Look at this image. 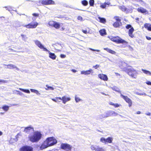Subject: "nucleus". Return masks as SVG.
<instances>
[{"mask_svg": "<svg viewBox=\"0 0 151 151\" xmlns=\"http://www.w3.org/2000/svg\"><path fill=\"white\" fill-rule=\"evenodd\" d=\"M60 147L62 149L69 151H71L72 147L68 144L62 143L60 145Z\"/></svg>", "mask_w": 151, "mask_h": 151, "instance_id": "obj_8", "label": "nucleus"}, {"mask_svg": "<svg viewBox=\"0 0 151 151\" xmlns=\"http://www.w3.org/2000/svg\"><path fill=\"white\" fill-rule=\"evenodd\" d=\"M104 50L107 51L109 53H110L112 54H114L116 53V52L114 51L107 48H104Z\"/></svg>", "mask_w": 151, "mask_h": 151, "instance_id": "obj_25", "label": "nucleus"}, {"mask_svg": "<svg viewBox=\"0 0 151 151\" xmlns=\"http://www.w3.org/2000/svg\"><path fill=\"white\" fill-rule=\"evenodd\" d=\"M111 88L113 90L115 91H116L118 92L119 93H120V94L121 93V92L120 91L118 90V88H117L116 87H111Z\"/></svg>", "mask_w": 151, "mask_h": 151, "instance_id": "obj_39", "label": "nucleus"}, {"mask_svg": "<svg viewBox=\"0 0 151 151\" xmlns=\"http://www.w3.org/2000/svg\"><path fill=\"white\" fill-rule=\"evenodd\" d=\"M14 26L16 27H18L21 26L20 22L16 21L14 22ZM38 25V23L36 22H32L28 24H23L22 26L27 29H34L36 28Z\"/></svg>", "mask_w": 151, "mask_h": 151, "instance_id": "obj_3", "label": "nucleus"}, {"mask_svg": "<svg viewBox=\"0 0 151 151\" xmlns=\"http://www.w3.org/2000/svg\"><path fill=\"white\" fill-rule=\"evenodd\" d=\"M93 73V70L91 69H89L88 70H82L81 71V74L86 75H90Z\"/></svg>", "mask_w": 151, "mask_h": 151, "instance_id": "obj_14", "label": "nucleus"}, {"mask_svg": "<svg viewBox=\"0 0 151 151\" xmlns=\"http://www.w3.org/2000/svg\"><path fill=\"white\" fill-rule=\"evenodd\" d=\"M127 72L132 78H137V73L136 71L133 68L128 69L127 70Z\"/></svg>", "mask_w": 151, "mask_h": 151, "instance_id": "obj_6", "label": "nucleus"}, {"mask_svg": "<svg viewBox=\"0 0 151 151\" xmlns=\"http://www.w3.org/2000/svg\"><path fill=\"white\" fill-rule=\"evenodd\" d=\"M99 66V65H96L93 66V67L95 69H96Z\"/></svg>", "mask_w": 151, "mask_h": 151, "instance_id": "obj_49", "label": "nucleus"}, {"mask_svg": "<svg viewBox=\"0 0 151 151\" xmlns=\"http://www.w3.org/2000/svg\"><path fill=\"white\" fill-rule=\"evenodd\" d=\"M82 31L84 33L87 34V31L86 30H84V29H82Z\"/></svg>", "mask_w": 151, "mask_h": 151, "instance_id": "obj_55", "label": "nucleus"}, {"mask_svg": "<svg viewBox=\"0 0 151 151\" xmlns=\"http://www.w3.org/2000/svg\"><path fill=\"white\" fill-rule=\"evenodd\" d=\"M89 49L90 50H91L93 51H96L97 52H99L100 51V50H94V49H93L91 48H89Z\"/></svg>", "mask_w": 151, "mask_h": 151, "instance_id": "obj_47", "label": "nucleus"}, {"mask_svg": "<svg viewBox=\"0 0 151 151\" xmlns=\"http://www.w3.org/2000/svg\"><path fill=\"white\" fill-rule=\"evenodd\" d=\"M34 131V129L31 126L25 127L24 130V132H25L29 133L32 132Z\"/></svg>", "mask_w": 151, "mask_h": 151, "instance_id": "obj_17", "label": "nucleus"}, {"mask_svg": "<svg viewBox=\"0 0 151 151\" xmlns=\"http://www.w3.org/2000/svg\"><path fill=\"white\" fill-rule=\"evenodd\" d=\"M9 106L6 105H4L2 107V108L6 111H7L9 109Z\"/></svg>", "mask_w": 151, "mask_h": 151, "instance_id": "obj_33", "label": "nucleus"}, {"mask_svg": "<svg viewBox=\"0 0 151 151\" xmlns=\"http://www.w3.org/2000/svg\"><path fill=\"white\" fill-rule=\"evenodd\" d=\"M82 4L84 6H87L88 4V2L86 0H83L82 1Z\"/></svg>", "mask_w": 151, "mask_h": 151, "instance_id": "obj_42", "label": "nucleus"}, {"mask_svg": "<svg viewBox=\"0 0 151 151\" xmlns=\"http://www.w3.org/2000/svg\"><path fill=\"white\" fill-rule=\"evenodd\" d=\"M121 97L124 99L127 103H128L129 107H130L132 106V101L127 96H124L122 93H121Z\"/></svg>", "mask_w": 151, "mask_h": 151, "instance_id": "obj_11", "label": "nucleus"}, {"mask_svg": "<svg viewBox=\"0 0 151 151\" xmlns=\"http://www.w3.org/2000/svg\"><path fill=\"white\" fill-rule=\"evenodd\" d=\"M3 134V133L1 131H0V136L2 135Z\"/></svg>", "mask_w": 151, "mask_h": 151, "instance_id": "obj_61", "label": "nucleus"}, {"mask_svg": "<svg viewBox=\"0 0 151 151\" xmlns=\"http://www.w3.org/2000/svg\"><path fill=\"white\" fill-rule=\"evenodd\" d=\"M75 100L76 103L80 101H82V99H81L79 97L76 96L75 97Z\"/></svg>", "mask_w": 151, "mask_h": 151, "instance_id": "obj_34", "label": "nucleus"}, {"mask_svg": "<svg viewBox=\"0 0 151 151\" xmlns=\"http://www.w3.org/2000/svg\"><path fill=\"white\" fill-rule=\"evenodd\" d=\"M121 106V105L120 104H116V103H115V104L114 103L113 106H114V107L116 108V107H119Z\"/></svg>", "mask_w": 151, "mask_h": 151, "instance_id": "obj_45", "label": "nucleus"}, {"mask_svg": "<svg viewBox=\"0 0 151 151\" xmlns=\"http://www.w3.org/2000/svg\"><path fill=\"white\" fill-rule=\"evenodd\" d=\"M72 71L73 73H76L77 72V70L75 69H72Z\"/></svg>", "mask_w": 151, "mask_h": 151, "instance_id": "obj_58", "label": "nucleus"}, {"mask_svg": "<svg viewBox=\"0 0 151 151\" xmlns=\"http://www.w3.org/2000/svg\"><path fill=\"white\" fill-rule=\"evenodd\" d=\"M16 91L18 92L17 94L19 95L20 96H22L24 95V94L22 92H21L20 91H17V90Z\"/></svg>", "mask_w": 151, "mask_h": 151, "instance_id": "obj_44", "label": "nucleus"}, {"mask_svg": "<svg viewBox=\"0 0 151 151\" xmlns=\"http://www.w3.org/2000/svg\"><path fill=\"white\" fill-rule=\"evenodd\" d=\"M109 104H110V105L114 106V103L113 102H112L109 101Z\"/></svg>", "mask_w": 151, "mask_h": 151, "instance_id": "obj_53", "label": "nucleus"}, {"mask_svg": "<svg viewBox=\"0 0 151 151\" xmlns=\"http://www.w3.org/2000/svg\"><path fill=\"white\" fill-rule=\"evenodd\" d=\"M98 77L100 79L104 81H107L108 78L107 76L103 74H100L98 75Z\"/></svg>", "mask_w": 151, "mask_h": 151, "instance_id": "obj_16", "label": "nucleus"}, {"mask_svg": "<svg viewBox=\"0 0 151 151\" xmlns=\"http://www.w3.org/2000/svg\"><path fill=\"white\" fill-rule=\"evenodd\" d=\"M71 98L70 97L66 96H63L62 98L60 97H57L55 99H51L56 102H59L60 101H58L59 99L62 101V102L64 104H65L66 103L71 100Z\"/></svg>", "mask_w": 151, "mask_h": 151, "instance_id": "obj_4", "label": "nucleus"}, {"mask_svg": "<svg viewBox=\"0 0 151 151\" xmlns=\"http://www.w3.org/2000/svg\"><path fill=\"white\" fill-rule=\"evenodd\" d=\"M99 33L101 36H104L106 34V30L104 29H103L100 30Z\"/></svg>", "mask_w": 151, "mask_h": 151, "instance_id": "obj_29", "label": "nucleus"}, {"mask_svg": "<svg viewBox=\"0 0 151 151\" xmlns=\"http://www.w3.org/2000/svg\"><path fill=\"white\" fill-rule=\"evenodd\" d=\"M137 10L139 12H141L142 13L148 14V12L147 10L142 7L138 8Z\"/></svg>", "mask_w": 151, "mask_h": 151, "instance_id": "obj_18", "label": "nucleus"}, {"mask_svg": "<svg viewBox=\"0 0 151 151\" xmlns=\"http://www.w3.org/2000/svg\"><path fill=\"white\" fill-rule=\"evenodd\" d=\"M141 111H137L136 112V113L137 114H141Z\"/></svg>", "mask_w": 151, "mask_h": 151, "instance_id": "obj_60", "label": "nucleus"}, {"mask_svg": "<svg viewBox=\"0 0 151 151\" xmlns=\"http://www.w3.org/2000/svg\"><path fill=\"white\" fill-rule=\"evenodd\" d=\"M109 38L111 41L115 42L117 43H127V42L120 38L118 37H109Z\"/></svg>", "mask_w": 151, "mask_h": 151, "instance_id": "obj_5", "label": "nucleus"}, {"mask_svg": "<svg viewBox=\"0 0 151 151\" xmlns=\"http://www.w3.org/2000/svg\"><path fill=\"white\" fill-rule=\"evenodd\" d=\"M1 82L5 83V81L4 80H0V83Z\"/></svg>", "mask_w": 151, "mask_h": 151, "instance_id": "obj_59", "label": "nucleus"}, {"mask_svg": "<svg viewBox=\"0 0 151 151\" xmlns=\"http://www.w3.org/2000/svg\"><path fill=\"white\" fill-rule=\"evenodd\" d=\"M4 66H6L7 67H6V68L10 69L15 68L17 70H19V69L16 66L13 64H10L8 65L4 64Z\"/></svg>", "mask_w": 151, "mask_h": 151, "instance_id": "obj_15", "label": "nucleus"}, {"mask_svg": "<svg viewBox=\"0 0 151 151\" xmlns=\"http://www.w3.org/2000/svg\"><path fill=\"white\" fill-rule=\"evenodd\" d=\"M142 70L147 75L151 76V73L150 71L143 69H142Z\"/></svg>", "mask_w": 151, "mask_h": 151, "instance_id": "obj_28", "label": "nucleus"}, {"mask_svg": "<svg viewBox=\"0 0 151 151\" xmlns=\"http://www.w3.org/2000/svg\"><path fill=\"white\" fill-rule=\"evenodd\" d=\"M78 20H82L83 19L82 17L81 16H79L78 17Z\"/></svg>", "mask_w": 151, "mask_h": 151, "instance_id": "obj_50", "label": "nucleus"}, {"mask_svg": "<svg viewBox=\"0 0 151 151\" xmlns=\"http://www.w3.org/2000/svg\"><path fill=\"white\" fill-rule=\"evenodd\" d=\"M19 89L20 90L25 93H30V91L28 89H25L21 88H19Z\"/></svg>", "mask_w": 151, "mask_h": 151, "instance_id": "obj_32", "label": "nucleus"}, {"mask_svg": "<svg viewBox=\"0 0 151 151\" xmlns=\"http://www.w3.org/2000/svg\"><path fill=\"white\" fill-rule=\"evenodd\" d=\"M89 4L90 6H93L94 4V0H90Z\"/></svg>", "mask_w": 151, "mask_h": 151, "instance_id": "obj_41", "label": "nucleus"}, {"mask_svg": "<svg viewBox=\"0 0 151 151\" xmlns=\"http://www.w3.org/2000/svg\"><path fill=\"white\" fill-rule=\"evenodd\" d=\"M32 148L30 146H26L22 147L20 151H32Z\"/></svg>", "mask_w": 151, "mask_h": 151, "instance_id": "obj_13", "label": "nucleus"}, {"mask_svg": "<svg viewBox=\"0 0 151 151\" xmlns=\"http://www.w3.org/2000/svg\"><path fill=\"white\" fill-rule=\"evenodd\" d=\"M122 65L120 66V67L122 69H124L127 65V64L124 62L121 63Z\"/></svg>", "mask_w": 151, "mask_h": 151, "instance_id": "obj_35", "label": "nucleus"}, {"mask_svg": "<svg viewBox=\"0 0 151 151\" xmlns=\"http://www.w3.org/2000/svg\"><path fill=\"white\" fill-rule=\"evenodd\" d=\"M34 42L35 44L40 49H42L43 51H47V49L42 44L40 41H39L36 40L34 41Z\"/></svg>", "mask_w": 151, "mask_h": 151, "instance_id": "obj_7", "label": "nucleus"}, {"mask_svg": "<svg viewBox=\"0 0 151 151\" xmlns=\"http://www.w3.org/2000/svg\"><path fill=\"white\" fill-rule=\"evenodd\" d=\"M137 94L139 95H142V93H137Z\"/></svg>", "mask_w": 151, "mask_h": 151, "instance_id": "obj_63", "label": "nucleus"}, {"mask_svg": "<svg viewBox=\"0 0 151 151\" xmlns=\"http://www.w3.org/2000/svg\"><path fill=\"white\" fill-rule=\"evenodd\" d=\"M32 15L33 16L36 17H38L39 16V14L37 13H33Z\"/></svg>", "mask_w": 151, "mask_h": 151, "instance_id": "obj_46", "label": "nucleus"}, {"mask_svg": "<svg viewBox=\"0 0 151 151\" xmlns=\"http://www.w3.org/2000/svg\"><path fill=\"white\" fill-rule=\"evenodd\" d=\"M144 26L148 30L151 31V24L146 23L144 24Z\"/></svg>", "mask_w": 151, "mask_h": 151, "instance_id": "obj_24", "label": "nucleus"}, {"mask_svg": "<svg viewBox=\"0 0 151 151\" xmlns=\"http://www.w3.org/2000/svg\"><path fill=\"white\" fill-rule=\"evenodd\" d=\"M146 38L147 39L149 40H150L151 39V38L150 37L146 36Z\"/></svg>", "mask_w": 151, "mask_h": 151, "instance_id": "obj_57", "label": "nucleus"}, {"mask_svg": "<svg viewBox=\"0 0 151 151\" xmlns=\"http://www.w3.org/2000/svg\"><path fill=\"white\" fill-rule=\"evenodd\" d=\"M142 95H145V96L147 95L145 93H142Z\"/></svg>", "mask_w": 151, "mask_h": 151, "instance_id": "obj_62", "label": "nucleus"}, {"mask_svg": "<svg viewBox=\"0 0 151 151\" xmlns=\"http://www.w3.org/2000/svg\"><path fill=\"white\" fill-rule=\"evenodd\" d=\"M30 91H31L32 92H33V93H35L36 91V90H35V89H30Z\"/></svg>", "mask_w": 151, "mask_h": 151, "instance_id": "obj_51", "label": "nucleus"}, {"mask_svg": "<svg viewBox=\"0 0 151 151\" xmlns=\"http://www.w3.org/2000/svg\"><path fill=\"white\" fill-rule=\"evenodd\" d=\"M97 146L91 145L90 147L91 149L93 151L95 150V151H96V150L97 149Z\"/></svg>", "mask_w": 151, "mask_h": 151, "instance_id": "obj_37", "label": "nucleus"}, {"mask_svg": "<svg viewBox=\"0 0 151 151\" xmlns=\"http://www.w3.org/2000/svg\"><path fill=\"white\" fill-rule=\"evenodd\" d=\"M35 93L37 95H38V96H40L41 95V93H40L39 92V91L37 90H36V91Z\"/></svg>", "mask_w": 151, "mask_h": 151, "instance_id": "obj_48", "label": "nucleus"}, {"mask_svg": "<svg viewBox=\"0 0 151 151\" xmlns=\"http://www.w3.org/2000/svg\"><path fill=\"white\" fill-rule=\"evenodd\" d=\"M96 151H106V150L103 147L97 146Z\"/></svg>", "mask_w": 151, "mask_h": 151, "instance_id": "obj_30", "label": "nucleus"}, {"mask_svg": "<svg viewBox=\"0 0 151 151\" xmlns=\"http://www.w3.org/2000/svg\"><path fill=\"white\" fill-rule=\"evenodd\" d=\"M4 114V113H2V112H1L0 113V114Z\"/></svg>", "mask_w": 151, "mask_h": 151, "instance_id": "obj_64", "label": "nucleus"}, {"mask_svg": "<svg viewBox=\"0 0 151 151\" xmlns=\"http://www.w3.org/2000/svg\"><path fill=\"white\" fill-rule=\"evenodd\" d=\"M21 36L22 37V39L24 41H26L27 40L28 38L26 35H21Z\"/></svg>", "mask_w": 151, "mask_h": 151, "instance_id": "obj_40", "label": "nucleus"}, {"mask_svg": "<svg viewBox=\"0 0 151 151\" xmlns=\"http://www.w3.org/2000/svg\"><path fill=\"white\" fill-rule=\"evenodd\" d=\"M55 22L53 21H49L48 23V24L49 26L53 27L54 24Z\"/></svg>", "mask_w": 151, "mask_h": 151, "instance_id": "obj_38", "label": "nucleus"}, {"mask_svg": "<svg viewBox=\"0 0 151 151\" xmlns=\"http://www.w3.org/2000/svg\"><path fill=\"white\" fill-rule=\"evenodd\" d=\"M61 24H63L55 22L53 27L57 29H58L60 28Z\"/></svg>", "mask_w": 151, "mask_h": 151, "instance_id": "obj_22", "label": "nucleus"}, {"mask_svg": "<svg viewBox=\"0 0 151 151\" xmlns=\"http://www.w3.org/2000/svg\"><path fill=\"white\" fill-rule=\"evenodd\" d=\"M146 83L149 85H151V82L148 81L146 82Z\"/></svg>", "mask_w": 151, "mask_h": 151, "instance_id": "obj_54", "label": "nucleus"}, {"mask_svg": "<svg viewBox=\"0 0 151 151\" xmlns=\"http://www.w3.org/2000/svg\"><path fill=\"white\" fill-rule=\"evenodd\" d=\"M45 51L47 52L49 54V57L52 59L53 60H55L56 59V56L55 55L54 53L51 52L48 50L47 51Z\"/></svg>", "mask_w": 151, "mask_h": 151, "instance_id": "obj_19", "label": "nucleus"}, {"mask_svg": "<svg viewBox=\"0 0 151 151\" xmlns=\"http://www.w3.org/2000/svg\"><path fill=\"white\" fill-rule=\"evenodd\" d=\"M151 114V113L150 112H147L145 113V114L148 116H150Z\"/></svg>", "mask_w": 151, "mask_h": 151, "instance_id": "obj_56", "label": "nucleus"}, {"mask_svg": "<svg viewBox=\"0 0 151 151\" xmlns=\"http://www.w3.org/2000/svg\"><path fill=\"white\" fill-rule=\"evenodd\" d=\"M109 116H116L118 115V113L115 112L114 111H108Z\"/></svg>", "mask_w": 151, "mask_h": 151, "instance_id": "obj_21", "label": "nucleus"}, {"mask_svg": "<svg viewBox=\"0 0 151 151\" xmlns=\"http://www.w3.org/2000/svg\"><path fill=\"white\" fill-rule=\"evenodd\" d=\"M114 18L115 19V20L116 21V22H120L121 20L119 18V17L116 16L114 17Z\"/></svg>", "mask_w": 151, "mask_h": 151, "instance_id": "obj_43", "label": "nucleus"}, {"mask_svg": "<svg viewBox=\"0 0 151 151\" xmlns=\"http://www.w3.org/2000/svg\"><path fill=\"white\" fill-rule=\"evenodd\" d=\"M121 24V22H114L113 24V26L115 27H119Z\"/></svg>", "mask_w": 151, "mask_h": 151, "instance_id": "obj_36", "label": "nucleus"}, {"mask_svg": "<svg viewBox=\"0 0 151 151\" xmlns=\"http://www.w3.org/2000/svg\"><path fill=\"white\" fill-rule=\"evenodd\" d=\"M113 140V138L111 137H108L107 139L102 137L100 139V141L103 143H111L112 142Z\"/></svg>", "mask_w": 151, "mask_h": 151, "instance_id": "obj_10", "label": "nucleus"}, {"mask_svg": "<svg viewBox=\"0 0 151 151\" xmlns=\"http://www.w3.org/2000/svg\"><path fill=\"white\" fill-rule=\"evenodd\" d=\"M99 20V22L103 23H105L106 22V19L104 18H101L100 17H98Z\"/></svg>", "mask_w": 151, "mask_h": 151, "instance_id": "obj_26", "label": "nucleus"}, {"mask_svg": "<svg viewBox=\"0 0 151 151\" xmlns=\"http://www.w3.org/2000/svg\"><path fill=\"white\" fill-rule=\"evenodd\" d=\"M110 4L109 2H105L103 4L101 5L100 7L102 8H105L106 7V5L109 6Z\"/></svg>", "mask_w": 151, "mask_h": 151, "instance_id": "obj_27", "label": "nucleus"}, {"mask_svg": "<svg viewBox=\"0 0 151 151\" xmlns=\"http://www.w3.org/2000/svg\"><path fill=\"white\" fill-rule=\"evenodd\" d=\"M119 8L122 11L126 12L127 13L130 12V10L129 9L127 8L124 6H120L119 7Z\"/></svg>", "mask_w": 151, "mask_h": 151, "instance_id": "obj_20", "label": "nucleus"}, {"mask_svg": "<svg viewBox=\"0 0 151 151\" xmlns=\"http://www.w3.org/2000/svg\"><path fill=\"white\" fill-rule=\"evenodd\" d=\"M46 86V87L47 88H45V89L46 90H51L53 91L54 90V88L53 87L49 86L48 85H47Z\"/></svg>", "mask_w": 151, "mask_h": 151, "instance_id": "obj_31", "label": "nucleus"}, {"mask_svg": "<svg viewBox=\"0 0 151 151\" xmlns=\"http://www.w3.org/2000/svg\"><path fill=\"white\" fill-rule=\"evenodd\" d=\"M99 116L101 119L108 117H109L108 112L107 111L101 115H99Z\"/></svg>", "mask_w": 151, "mask_h": 151, "instance_id": "obj_23", "label": "nucleus"}, {"mask_svg": "<svg viewBox=\"0 0 151 151\" xmlns=\"http://www.w3.org/2000/svg\"><path fill=\"white\" fill-rule=\"evenodd\" d=\"M42 134L41 132L38 131L34 132L32 134L28 136L29 140L32 142H38L41 138Z\"/></svg>", "mask_w": 151, "mask_h": 151, "instance_id": "obj_2", "label": "nucleus"}, {"mask_svg": "<svg viewBox=\"0 0 151 151\" xmlns=\"http://www.w3.org/2000/svg\"><path fill=\"white\" fill-rule=\"evenodd\" d=\"M41 1L42 3L44 5H50L55 4V2L52 0H43Z\"/></svg>", "mask_w": 151, "mask_h": 151, "instance_id": "obj_12", "label": "nucleus"}, {"mask_svg": "<svg viewBox=\"0 0 151 151\" xmlns=\"http://www.w3.org/2000/svg\"><path fill=\"white\" fill-rule=\"evenodd\" d=\"M60 57L62 58H64L66 57V55L64 54H61L60 55Z\"/></svg>", "mask_w": 151, "mask_h": 151, "instance_id": "obj_52", "label": "nucleus"}, {"mask_svg": "<svg viewBox=\"0 0 151 151\" xmlns=\"http://www.w3.org/2000/svg\"><path fill=\"white\" fill-rule=\"evenodd\" d=\"M126 28L129 29L128 34L129 36L131 37H134L132 33L134 31L133 28L130 24H128L126 26Z\"/></svg>", "mask_w": 151, "mask_h": 151, "instance_id": "obj_9", "label": "nucleus"}, {"mask_svg": "<svg viewBox=\"0 0 151 151\" xmlns=\"http://www.w3.org/2000/svg\"><path fill=\"white\" fill-rule=\"evenodd\" d=\"M57 142V140L53 137L48 138L42 145L40 147V150H42L49 146L53 145L56 144Z\"/></svg>", "mask_w": 151, "mask_h": 151, "instance_id": "obj_1", "label": "nucleus"}]
</instances>
